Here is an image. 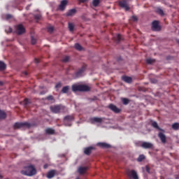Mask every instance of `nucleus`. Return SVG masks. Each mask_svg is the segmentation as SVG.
<instances>
[{
    "instance_id": "f257e3e1",
    "label": "nucleus",
    "mask_w": 179,
    "mask_h": 179,
    "mask_svg": "<svg viewBox=\"0 0 179 179\" xmlns=\"http://www.w3.org/2000/svg\"><path fill=\"white\" fill-rule=\"evenodd\" d=\"M24 170L21 171V174L23 176H27L28 177H31L37 174V170L34 165H28L24 166Z\"/></svg>"
},
{
    "instance_id": "f03ea898",
    "label": "nucleus",
    "mask_w": 179,
    "mask_h": 179,
    "mask_svg": "<svg viewBox=\"0 0 179 179\" xmlns=\"http://www.w3.org/2000/svg\"><path fill=\"white\" fill-rule=\"evenodd\" d=\"M152 127H153V128H155L156 129H158L159 131H162L159 132L158 138H159V139L162 143H164V144L166 143L167 142V137H166V135L164 133V130H163L159 127V124H157V122H152Z\"/></svg>"
},
{
    "instance_id": "7ed1b4c3",
    "label": "nucleus",
    "mask_w": 179,
    "mask_h": 179,
    "mask_svg": "<svg viewBox=\"0 0 179 179\" xmlns=\"http://www.w3.org/2000/svg\"><path fill=\"white\" fill-rule=\"evenodd\" d=\"M73 92H90V87L86 85H73L71 86Z\"/></svg>"
},
{
    "instance_id": "20e7f679",
    "label": "nucleus",
    "mask_w": 179,
    "mask_h": 179,
    "mask_svg": "<svg viewBox=\"0 0 179 179\" xmlns=\"http://www.w3.org/2000/svg\"><path fill=\"white\" fill-rule=\"evenodd\" d=\"M50 111L54 114H59V113H65V106L62 105H55L50 107Z\"/></svg>"
},
{
    "instance_id": "39448f33",
    "label": "nucleus",
    "mask_w": 179,
    "mask_h": 179,
    "mask_svg": "<svg viewBox=\"0 0 179 179\" xmlns=\"http://www.w3.org/2000/svg\"><path fill=\"white\" fill-rule=\"evenodd\" d=\"M31 124L29 122H15L13 125L14 129H20V128H30Z\"/></svg>"
},
{
    "instance_id": "423d86ee",
    "label": "nucleus",
    "mask_w": 179,
    "mask_h": 179,
    "mask_svg": "<svg viewBox=\"0 0 179 179\" xmlns=\"http://www.w3.org/2000/svg\"><path fill=\"white\" fill-rule=\"evenodd\" d=\"M126 174L130 179H139V176H138V173H136L135 170H127Z\"/></svg>"
},
{
    "instance_id": "0eeeda50",
    "label": "nucleus",
    "mask_w": 179,
    "mask_h": 179,
    "mask_svg": "<svg viewBox=\"0 0 179 179\" xmlns=\"http://www.w3.org/2000/svg\"><path fill=\"white\" fill-rule=\"evenodd\" d=\"M64 124L66 127H71V125L72 124L69 122H72V121H74L75 117H73V115H67L64 117Z\"/></svg>"
},
{
    "instance_id": "6e6552de",
    "label": "nucleus",
    "mask_w": 179,
    "mask_h": 179,
    "mask_svg": "<svg viewBox=\"0 0 179 179\" xmlns=\"http://www.w3.org/2000/svg\"><path fill=\"white\" fill-rule=\"evenodd\" d=\"M16 33L18 36H21V34H24V33H26V29L23 24H20L16 26Z\"/></svg>"
},
{
    "instance_id": "1a4fd4ad",
    "label": "nucleus",
    "mask_w": 179,
    "mask_h": 179,
    "mask_svg": "<svg viewBox=\"0 0 179 179\" xmlns=\"http://www.w3.org/2000/svg\"><path fill=\"white\" fill-rule=\"evenodd\" d=\"M83 72H85V66H83L80 69H78V71L73 75V78L77 79V78H80L81 76H83Z\"/></svg>"
},
{
    "instance_id": "9d476101",
    "label": "nucleus",
    "mask_w": 179,
    "mask_h": 179,
    "mask_svg": "<svg viewBox=\"0 0 179 179\" xmlns=\"http://www.w3.org/2000/svg\"><path fill=\"white\" fill-rule=\"evenodd\" d=\"M152 29L153 30V31H160V30H162L160 25H159V21L155 20L152 22Z\"/></svg>"
},
{
    "instance_id": "9b49d317",
    "label": "nucleus",
    "mask_w": 179,
    "mask_h": 179,
    "mask_svg": "<svg viewBox=\"0 0 179 179\" xmlns=\"http://www.w3.org/2000/svg\"><path fill=\"white\" fill-rule=\"evenodd\" d=\"M141 148H143V149H154L155 145H153L152 143L143 142L141 145Z\"/></svg>"
},
{
    "instance_id": "f8f14e48",
    "label": "nucleus",
    "mask_w": 179,
    "mask_h": 179,
    "mask_svg": "<svg viewBox=\"0 0 179 179\" xmlns=\"http://www.w3.org/2000/svg\"><path fill=\"white\" fill-rule=\"evenodd\" d=\"M108 108L113 111V113H115V114H119V113H121V109L118 108L113 103L109 104Z\"/></svg>"
},
{
    "instance_id": "ddd939ff",
    "label": "nucleus",
    "mask_w": 179,
    "mask_h": 179,
    "mask_svg": "<svg viewBox=\"0 0 179 179\" xmlns=\"http://www.w3.org/2000/svg\"><path fill=\"white\" fill-rule=\"evenodd\" d=\"M119 6H120V8H123L124 9H125V10H129V6H128V3L125 0L119 1Z\"/></svg>"
},
{
    "instance_id": "4468645a",
    "label": "nucleus",
    "mask_w": 179,
    "mask_h": 179,
    "mask_svg": "<svg viewBox=\"0 0 179 179\" xmlns=\"http://www.w3.org/2000/svg\"><path fill=\"white\" fill-rule=\"evenodd\" d=\"M66 5H68V0H62L59 6V10L62 11L65 10Z\"/></svg>"
},
{
    "instance_id": "2eb2a0df",
    "label": "nucleus",
    "mask_w": 179,
    "mask_h": 179,
    "mask_svg": "<svg viewBox=\"0 0 179 179\" xmlns=\"http://www.w3.org/2000/svg\"><path fill=\"white\" fill-rule=\"evenodd\" d=\"M103 120H104V118L103 117H92L90 119V121L92 124H94V122H96L97 124H101V122H103Z\"/></svg>"
},
{
    "instance_id": "dca6fc26",
    "label": "nucleus",
    "mask_w": 179,
    "mask_h": 179,
    "mask_svg": "<svg viewBox=\"0 0 179 179\" xmlns=\"http://www.w3.org/2000/svg\"><path fill=\"white\" fill-rule=\"evenodd\" d=\"M92 150H94V147L90 146L88 148H84V155H86L87 156H90Z\"/></svg>"
},
{
    "instance_id": "f3484780",
    "label": "nucleus",
    "mask_w": 179,
    "mask_h": 179,
    "mask_svg": "<svg viewBox=\"0 0 179 179\" xmlns=\"http://www.w3.org/2000/svg\"><path fill=\"white\" fill-rule=\"evenodd\" d=\"M97 146L103 148V149H110V148H111V145L107 143H98Z\"/></svg>"
},
{
    "instance_id": "a211bd4d",
    "label": "nucleus",
    "mask_w": 179,
    "mask_h": 179,
    "mask_svg": "<svg viewBox=\"0 0 179 179\" xmlns=\"http://www.w3.org/2000/svg\"><path fill=\"white\" fill-rule=\"evenodd\" d=\"M57 173V171L55 170H51L49 172H48L46 177L47 178H53V177H55V174Z\"/></svg>"
},
{
    "instance_id": "6ab92c4d",
    "label": "nucleus",
    "mask_w": 179,
    "mask_h": 179,
    "mask_svg": "<svg viewBox=\"0 0 179 179\" xmlns=\"http://www.w3.org/2000/svg\"><path fill=\"white\" fill-rule=\"evenodd\" d=\"M78 171L79 174H85L86 171H87V167L86 166H80L78 168Z\"/></svg>"
},
{
    "instance_id": "aec40b11",
    "label": "nucleus",
    "mask_w": 179,
    "mask_h": 179,
    "mask_svg": "<svg viewBox=\"0 0 179 179\" xmlns=\"http://www.w3.org/2000/svg\"><path fill=\"white\" fill-rule=\"evenodd\" d=\"M76 13V9L73 8L69 10L67 13H66V16H74Z\"/></svg>"
},
{
    "instance_id": "412c9836",
    "label": "nucleus",
    "mask_w": 179,
    "mask_h": 179,
    "mask_svg": "<svg viewBox=\"0 0 179 179\" xmlns=\"http://www.w3.org/2000/svg\"><path fill=\"white\" fill-rule=\"evenodd\" d=\"M122 79L124 82H126V83H131L132 82V78L129 76H123Z\"/></svg>"
},
{
    "instance_id": "4be33fe9",
    "label": "nucleus",
    "mask_w": 179,
    "mask_h": 179,
    "mask_svg": "<svg viewBox=\"0 0 179 179\" xmlns=\"http://www.w3.org/2000/svg\"><path fill=\"white\" fill-rule=\"evenodd\" d=\"M6 118V113L5 111L0 110V121L5 120Z\"/></svg>"
},
{
    "instance_id": "5701e85b",
    "label": "nucleus",
    "mask_w": 179,
    "mask_h": 179,
    "mask_svg": "<svg viewBox=\"0 0 179 179\" xmlns=\"http://www.w3.org/2000/svg\"><path fill=\"white\" fill-rule=\"evenodd\" d=\"M45 133L48 135H54V134H55V130L51 129V128H48L45 129Z\"/></svg>"
},
{
    "instance_id": "b1692460",
    "label": "nucleus",
    "mask_w": 179,
    "mask_h": 179,
    "mask_svg": "<svg viewBox=\"0 0 179 179\" xmlns=\"http://www.w3.org/2000/svg\"><path fill=\"white\" fill-rule=\"evenodd\" d=\"M156 12L157 13H158V15H160V16H164V11H163L162 8H157Z\"/></svg>"
},
{
    "instance_id": "393cba45",
    "label": "nucleus",
    "mask_w": 179,
    "mask_h": 179,
    "mask_svg": "<svg viewBox=\"0 0 179 179\" xmlns=\"http://www.w3.org/2000/svg\"><path fill=\"white\" fill-rule=\"evenodd\" d=\"M23 103H24V106L25 108H27V106H29V104H30L31 103V101H30V99L26 98V99H24Z\"/></svg>"
},
{
    "instance_id": "a878e982",
    "label": "nucleus",
    "mask_w": 179,
    "mask_h": 179,
    "mask_svg": "<svg viewBox=\"0 0 179 179\" xmlns=\"http://www.w3.org/2000/svg\"><path fill=\"white\" fill-rule=\"evenodd\" d=\"M6 69V64L3 62H0V71H5Z\"/></svg>"
},
{
    "instance_id": "bb28decb",
    "label": "nucleus",
    "mask_w": 179,
    "mask_h": 179,
    "mask_svg": "<svg viewBox=\"0 0 179 179\" xmlns=\"http://www.w3.org/2000/svg\"><path fill=\"white\" fill-rule=\"evenodd\" d=\"M69 29L70 31L75 30V25L72 22H69Z\"/></svg>"
},
{
    "instance_id": "cd10ccee",
    "label": "nucleus",
    "mask_w": 179,
    "mask_h": 179,
    "mask_svg": "<svg viewBox=\"0 0 179 179\" xmlns=\"http://www.w3.org/2000/svg\"><path fill=\"white\" fill-rule=\"evenodd\" d=\"M75 48L76 50H77L78 51H82L83 50V48L82 47V45H80V44L79 43H76L75 44Z\"/></svg>"
},
{
    "instance_id": "c85d7f7f",
    "label": "nucleus",
    "mask_w": 179,
    "mask_h": 179,
    "mask_svg": "<svg viewBox=\"0 0 179 179\" xmlns=\"http://www.w3.org/2000/svg\"><path fill=\"white\" fill-rule=\"evenodd\" d=\"M68 92H69V86H65L63 87V88L62 89V93H64L66 94L68 93Z\"/></svg>"
},
{
    "instance_id": "c756f323",
    "label": "nucleus",
    "mask_w": 179,
    "mask_h": 179,
    "mask_svg": "<svg viewBox=\"0 0 179 179\" xmlns=\"http://www.w3.org/2000/svg\"><path fill=\"white\" fill-rule=\"evenodd\" d=\"M122 101L124 106L129 104V99L127 98H122Z\"/></svg>"
},
{
    "instance_id": "7c9ffc66",
    "label": "nucleus",
    "mask_w": 179,
    "mask_h": 179,
    "mask_svg": "<svg viewBox=\"0 0 179 179\" xmlns=\"http://www.w3.org/2000/svg\"><path fill=\"white\" fill-rule=\"evenodd\" d=\"M99 3H100V0H93L92 1V5L95 8L99 6Z\"/></svg>"
},
{
    "instance_id": "2f4dec72",
    "label": "nucleus",
    "mask_w": 179,
    "mask_h": 179,
    "mask_svg": "<svg viewBox=\"0 0 179 179\" xmlns=\"http://www.w3.org/2000/svg\"><path fill=\"white\" fill-rule=\"evenodd\" d=\"M69 59H71V57H69V56H65L62 58V62H69Z\"/></svg>"
},
{
    "instance_id": "473e14b6",
    "label": "nucleus",
    "mask_w": 179,
    "mask_h": 179,
    "mask_svg": "<svg viewBox=\"0 0 179 179\" xmlns=\"http://www.w3.org/2000/svg\"><path fill=\"white\" fill-rule=\"evenodd\" d=\"M146 62H147V64H152L156 62V60H155V59H146Z\"/></svg>"
},
{
    "instance_id": "72a5a7b5",
    "label": "nucleus",
    "mask_w": 179,
    "mask_h": 179,
    "mask_svg": "<svg viewBox=\"0 0 179 179\" xmlns=\"http://www.w3.org/2000/svg\"><path fill=\"white\" fill-rule=\"evenodd\" d=\"M114 38L116 42L119 43L120 41L121 40V34H117L115 36H114Z\"/></svg>"
},
{
    "instance_id": "f704fd0d",
    "label": "nucleus",
    "mask_w": 179,
    "mask_h": 179,
    "mask_svg": "<svg viewBox=\"0 0 179 179\" xmlns=\"http://www.w3.org/2000/svg\"><path fill=\"white\" fill-rule=\"evenodd\" d=\"M173 129L177 130L179 129V124L178 123H173L172 124Z\"/></svg>"
},
{
    "instance_id": "c9c22d12",
    "label": "nucleus",
    "mask_w": 179,
    "mask_h": 179,
    "mask_svg": "<svg viewBox=\"0 0 179 179\" xmlns=\"http://www.w3.org/2000/svg\"><path fill=\"white\" fill-rule=\"evenodd\" d=\"M138 162H143V160H145V155H141L137 159Z\"/></svg>"
},
{
    "instance_id": "e433bc0d",
    "label": "nucleus",
    "mask_w": 179,
    "mask_h": 179,
    "mask_svg": "<svg viewBox=\"0 0 179 179\" xmlns=\"http://www.w3.org/2000/svg\"><path fill=\"white\" fill-rule=\"evenodd\" d=\"M35 20H40L41 19V14H36L34 16Z\"/></svg>"
},
{
    "instance_id": "4c0bfd02",
    "label": "nucleus",
    "mask_w": 179,
    "mask_h": 179,
    "mask_svg": "<svg viewBox=\"0 0 179 179\" xmlns=\"http://www.w3.org/2000/svg\"><path fill=\"white\" fill-rule=\"evenodd\" d=\"M31 43L33 45H34V44H36V43H37V40L36 38H34V37L31 36Z\"/></svg>"
},
{
    "instance_id": "58836bf2",
    "label": "nucleus",
    "mask_w": 179,
    "mask_h": 179,
    "mask_svg": "<svg viewBox=\"0 0 179 179\" xmlns=\"http://www.w3.org/2000/svg\"><path fill=\"white\" fill-rule=\"evenodd\" d=\"M47 30L48 31V33H52V31H54V27H49L47 28Z\"/></svg>"
},
{
    "instance_id": "ea45409f",
    "label": "nucleus",
    "mask_w": 179,
    "mask_h": 179,
    "mask_svg": "<svg viewBox=\"0 0 179 179\" xmlns=\"http://www.w3.org/2000/svg\"><path fill=\"white\" fill-rule=\"evenodd\" d=\"M46 100H49V101H52V100H54V96H52V95L48 96L46 97Z\"/></svg>"
},
{
    "instance_id": "a19ab883",
    "label": "nucleus",
    "mask_w": 179,
    "mask_h": 179,
    "mask_svg": "<svg viewBox=\"0 0 179 179\" xmlns=\"http://www.w3.org/2000/svg\"><path fill=\"white\" fill-rule=\"evenodd\" d=\"M131 19H132L133 22H138V17H136L135 15L132 16Z\"/></svg>"
},
{
    "instance_id": "79ce46f5",
    "label": "nucleus",
    "mask_w": 179,
    "mask_h": 179,
    "mask_svg": "<svg viewBox=\"0 0 179 179\" xmlns=\"http://www.w3.org/2000/svg\"><path fill=\"white\" fill-rule=\"evenodd\" d=\"M6 17L7 20L12 19V15H10V14H7L6 16Z\"/></svg>"
},
{
    "instance_id": "37998d69",
    "label": "nucleus",
    "mask_w": 179,
    "mask_h": 179,
    "mask_svg": "<svg viewBox=\"0 0 179 179\" xmlns=\"http://www.w3.org/2000/svg\"><path fill=\"white\" fill-rule=\"evenodd\" d=\"M62 85L61 83H58L56 85L55 87L56 89H59V87H61Z\"/></svg>"
},
{
    "instance_id": "c03bdc74",
    "label": "nucleus",
    "mask_w": 179,
    "mask_h": 179,
    "mask_svg": "<svg viewBox=\"0 0 179 179\" xmlns=\"http://www.w3.org/2000/svg\"><path fill=\"white\" fill-rule=\"evenodd\" d=\"M34 62L35 64H38L40 62V60L38 59H35Z\"/></svg>"
},
{
    "instance_id": "a18cd8bd",
    "label": "nucleus",
    "mask_w": 179,
    "mask_h": 179,
    "mask_svg": "<svg viewBox=\"0 0 179 179\" xmlns=\"http://www.w3.org/2000/svg\"><path fill=\"white\" fill-rule=\"evenodd\" d=\"M146 171H147V173H150V169L148 166L146 167Z\"/></svg>"
},
{
    "instance_id": "49530a36",
    "label": "nucleus",
    "mask_w": 179,
    "mask_h": 179,
    "mask_svg": "<svg viewBox=\"0 0 179 179\" xmlns=\"http://www.w3.org/2000/svg\"><path fill=\"white\" fill-rule=\"evenodd\" d=\"M78 1H80L83 3H85V2H87V0H78Z\"/></svg>"
},
{
    "instance_id": "de8ad7c7",
    "label": "nucleus",
    "mask_w": 179,
    "mask_h": 179,
    "mask_svg": "<svg viewBox=\"0 0 179 179\" xmlns=\"http://www.w3.org/2000/svg\"><path fill=\"white\" fill-rule=\"evenodd\" d=\"M43 169H48V164H45L44 166H43Z\"/></svg>"
},
{
    "instance_id": "09e8293b",
    "label": "nucleus",
    "mask_w": 179,
    "mask_h": 179,
    "mask_svg": "<svg viewBox=\"0 0 179 179\" xmlns=\"http://www.w3.org/2000/svg\"><path fill=\"white\" fill-rule=\"evenodd\" d=\"M24 75H25V76H27V75H28L27 71H24Z\"/></svg>"
},
{
    "instance_id": "8fccbe9b",
    "label": "nucleus",
    "mask_w": 179,
    "mask_h": 179,
    "mask_svg": "<svg viewBox=\"0 0 179 179\" xmlns=\"http://www.w3.org/2000/svg\"><path fill=\"white\" fill-rule=\"evenodd\" d=\"M3 85V82L0 81V86H2Z\"/></svg>"
},
{
    "instance_id": "3c124183",
    "label": "nucleus",
    "mask_w": 179,
    "mask_h": 179,
    "mask_svg": "<svg viewBox=\"0 0 179 179\" xmlns=\"http://www.w3.org/2000/svg\"><path fill=\"white\" fill-rule=\"evenodd\" d=\"M8 29H9L10 33H12V28L9 27Z\"/></svg>"
},
{
    "instance_id": "603ef678",
    "label": "nucleus",
    "mask_w": 179,
    "mask_h": 179,
    "mask_svg": "<svg viewBox=\"0 0 179 179\" xmlns=\"http://www.w3.org/2000/svg\"><path fill=\"white\" fill-rule=\"evenodd\" d=\"M69 71H71V69H72V67L69 68Z\"/></svg>"
},
{
    "instance_id": "864d4df0",
    "label": "nucleus",
    "mask_w": 179,
    "mask_h": 179,
    "mask_svg": "<svg viewBox=\"0 0 179 179\" xmlns=\"http://www.w3.org/2000/svg\"><path fill=\"white\" fill-rule=\"evenodd\" d=\"M76 179H80V178H76Z\"/></svg>"
}]
</instances>
